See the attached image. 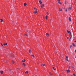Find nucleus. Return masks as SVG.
Returning <instances> with one entry per match:
<instances>
[{"mask_svg": "<svg viewBox=\"0 0 76 76\" xmlns=\"http://www.w3.org/2000/svg\"><path fill=\"white\" fill-rule=\"evenodd\" d=\"M67 73H69V72H70V70H69V69L66 70Z\"/></svg>", "mask_w": 76, "mask_h": 76, "instance_id": "nucleus-7", "label": "nucleus"}, {"mask_svg": "<svg viewBox=\"0 0 76 76\" xmlns=\"http://www.w3.org/2000/svg\"><path fill=\"white\" fill-rule=\"evenodd\" d=\"M24 35H25V36H26L27 37H28V35L27 34H25Z\"/></svg>", "mask_w": 76, "mask_h": 76, "instance_id": "nucleus-25", "label": "nucleus"}, {"mask_svg": "<svg viewBox=\"0 0 76 76\" xmlns=\"http://www.w3.org/2000/svg\"><path fill=\"white\" fill-rule=\"evenodd\" d=\"M69 64H70V62L69 63Z\"/></svg>", "mask_w": 76, "mask_h": 76, "instance_id": "nucleus-46", "label": "nucleus"}, {"mask_svg": "<svg viewBox=\"0 0 76 76\" xmlns=\"http://www.w3.org/2000/svg\"><path fill=\"white\" fill-rule=\"evenodd\" d=\"M65 4H67V2H65Z\"/></svg>", "mask_w": 76, "mask_h": 76, "instance_id": "nucleus-26", "label": "nucleus"}, {"mask_svg": "<svg viewBox=\"0 0 76 76\" xmlns=\"http://www.w3.org/2000/svg\"><path fill=\"white\" fill-rule=\"evenodd\" d=\"M1 44L2 46V47H3V45H2V44L1 43Z\"/></svg>", "mask_w": 76, "mask_h": 76, "instance_id": "nucleus-34", "label": "nucleus"}, {"mask_svg": "<svg viewBox=\"0 0 76 76\" xmlns=\"http://www.w3.org/2000/svg\"><path fill=\"white\" fill-rule=\"evenodd\" d=\"M37 13V10L34 11V14H36V13Z\"/></svg>", "mask_w": 76, "mask_h": 76, "instance_id": "nucleus-3", "label": "nucleus"}, {"mask_svg": "<svg viewBox=\"0 0 76 76\" xmlns=\"http://www.w3.org/2000/svg\"><path fill=\"white\" fill-rule=\"evenodd\" d=\"M39 3H40V4H41L42 3V2L41 1V0H39Z\"/></svg>", "mask_w": 76, "mask_h": 76, "instance_id": "nucleus-6", "label": "nucleus"}, {"mask_svg": "<svg viewBox=\"0 0 76 76\" xmlns=\"http://www.w3.org/2000/svg\"><path fill=\"white\" fill-rule=\"evenodd\" d=\"M57 1H58V3L60 4H62V3L60 2V0H57Z\"/></svg>", "mask_w": 76, "mask_h": 76, "instance_id": "nucleus-1", "label": "nucleus"}, {"mask_svg": "<svg viewBox=\"0 0 76 76\" xmlns=\"http://www.w3.org/2000/svg\"><path fill=\"white\" fill-rule=\"evenodd\" d=\"M46 37H49V34H48V33H47L46 34Z\"/></svg>", "mask_w": 76, "mask_h": 76, "instance_id": "nucleus-4", "label": "nucleus"}, {"mask_svg": "<svg viewBox=\"0 0 76 76\" xmlns=\"http://www.w3.org/2000/svg\"><path fill=\"white\" fill-rule=\"evenodd\" d=\"M45 18H46V19H48V18H47V15L46 16Z\"/></svg>", "mask_w": 76, "mask_h": 76, "instance_id": "nucleus-20", "label": "nucleus"}, {"mask_svg": "<svg viewBox=\"0 0 76 76\" xmlns=\"http://www.w3.org/2000/svg\"><path fill=\"white\" fill-rule=\"evenodd\" d=\"M69 22H70V21H71V18H70V17L69 18Z\"/></svg>", "mask_w": 76, "mask_h": 76, "instance_id": "nucleus-11", "label": "nucleus"}, {"mask_svg": "<svg viewBox=\"0 0 76 76\" xmlns=\"http://www.w3.org/2000/svg\"><path fill=\"white\" fill-rule=\"evenodd\" d=\"M25 73L26 74L27 73V74H28V71H26L25 72Z\"/></svg>", "mask_w": 76, "mask_h": 76, "instance_id": "nucleus-17", "label": "nucleus"}, {"mask_svg": "<svg viewBox=\"0 0 76 76\" xmlns=\"http://www.w3.org/2000/svg\"><path fill=\"white\" fill-rule=\"evenodd\" d=\"M65 11L66 12H67V9H65Z\"/></svg>", "mask_w": 76, "mask_h": 76, "instance_id": "nucleus-29", "label": "nucleus"}, {"mask_svg": "<svg viewBox=\"0 0 76 76\" xmlns=\"http://www.w3.org/2000/svg\"><path fill=\"white\" fill-rule=\"evenodd\" d=\"M12 63H13V64H14V63H15V62H14L13 61H12Z\"/></svg>", "mask_w": 76, "mask_h": 76, "instance_id": "nucleus-23", "label": "nucleus"}, {"mask_svg": "<svg viewBox=\"0 0 76 76\" xmlns=\"http://www.w3.org/2000/svg\"><path fill=\"white\" fill-rule=\"evenodd\" d=\"M42 66H45V64H42Z\"/></svg>", "mask_w": 76, "mask_h": 76, "instance_id": "nucleus-15", "label": "nucleus"}, {"mask_svg": "<svg viewBox=\"0 0 76 76\" xmlns=\"http://www.w3.org/2000/svg\"><path fill=\"white\" fill-rule=\"evenodd\" d=\"M54 70H56V69H54Z\"/></svg>", "mask_w": 76, "mask_h": 76, "instance_id": "nucleus-39", "label": "nucleus"}, {"mask_svg": "<svg viewBox=\"0 0 76 76\" xmlns=\"http://www.w3.org/2000/svg\"><path fill=\"white\" fill-rule=\"evenodd\" d=\"M29 52L30 53L31 52V50H29Z\"/></svg>", "mask_w": 76, "mask_h": 76, "instance_id": "nucleus-19", "label": "nucleus"}, {"mask_svg": "<svg viewBox=\"0 0 76 76\" xmlns=\"http://www.w3.org/2000/svg\"><path fill=\"white\" fill-rule=\"evenodd\" d=\"M69 41H70V39H69Z\"/></svg>", "mask_w": 76, "mask_h": 76, "instance_id": "nucleus-45", "label": "nucleus"}, {"mask_svg": "<svg viewBox=\"0 0 76 76\" xmlns=\"http://www.w3.org/2000/svg\"><path fill=\"white\" fill-rule=\"evenodd\" d=\"M7 45V43H4V45Z\"/></svg>", "mask_w": 76, "mask_h": 76, "instance_id": "nucleus-21", "label": "nucleus"}, {"mask_svg": "<svg viewBox=\"0 0 76 76\" xmlns=\"http://www.w3.org/2000/svg\"><path fill=\"white\" fill-rule=\"evenodd\" d=\"M53 69H54V67H53Z\"/></svg>", "mask_w": 76, "mask_h": 76, "instance_id": "nucleus-37", "label": "nucleus"}, {"mask_svg": "<svg viewBox=\"0 0 76 76\" xmlns=\"http://www.w3.org/2000/svg\"><path fill=\"white\" fill-rule=\"evenodd\" d=\"M47 13H48V12H47Z\"/></svg>", "mask_w": 76, "mask_h": 76, "instance_id": "nucleus-50", "label": "nucleus"}, {"mask_svg": "<svg viewBox=\"0 0 76 76\" xmlns=\"http://www.w3.org/2000/svg\"><path fill=\"white\" fill-rule=\"evenodd\" d=\"M41 7L42 8H43V7L42 6V4H41Z\"/></svg>", "mask_w": 76, "mask_h": 76, "instance_id": "nucleus-27", "label": "nucleus"}, {"mask_svg": "<svg viewBox=\"0 0 76 76\" xmlns=\"http://www.w3.org/2000/svg\"><path fill=\"white\" fill-rule=\"evenodd\" d=\"M69 37H67V39H69Z\"/></svg>", "mask_w": 76, "mask_h": 76, "instance_id": "nucleus-36", "label": "nucleus"}, {"mask_svg": "<svg viewBox=\"0 0 76 76\" xmlns=\"http://www.w3.org/2000/svg\"><path fill=\"white\" fill-rule=\"evenodd\" d=\"M69 68H70V66H69Z\"/></svg>", "mask_w": 76, "mask_h": 76, "instance_id": "nucleus-41", "label": "nucleus"}, {"mask_svg": "<svg viewBox=\"0 0 76 76\" xmlns=\"http://www.w3.org/2000/svg\"><path fill=\"white\" fill-rule=\"evenodd\" d=\"M59 11H61H61H62V9L59 8Z\"/></svg>", "mask_w": 76, "mask_h": 76, "instance_id": "nucleus-14", "label": "nucleus"}, {"mask_svg": "<svg viewBox=\"0 0 76 76\" xmlns=\"http://www.w3.org/2000/svg\"><path fill=\"white\" fill-rule=\"evenodd\" d=\"M75 53H76V49L75 50Z\"/></svg>", "mask_w": 76, "mask_h": 76, "instance_id": "nucleus-40", "label": "nucleus"}, {"mask_svg": "<svg viewBox=\"0 0 76 76\" xmlns=\"http://www.w3.org/2000/svg\"><path fill=\"white\" fill-rule=\"evenodd\" d=\"M49 74L50 75V76H52V74L50 72L49 73Z\"/></svg>", "mask_w": 76, "mask_h": 76, "instance_id": "nucleus-18", "label": "nucleus"}, {"mask_svg": "<svg viewBox=\"0 0 76 76\" xmlns=\"http://www.w3.org/2000/svg\"><path fill=\"white\" fill-rule=\"evenodd\" d=\"M71 37H71L70 38V39H71Z\"/></svg>", "mask_w": 76, "mask_h": 76, "instance_id": "nucleus-44", "label": "nucleus"}, {"mask_svg": "<svg viewBox=\"0 0 76 76\" xmlns=\"http://www.w3.org/2000/svg\"><path fill=\"white\" fill-rule=\"evenodd\" d=\"M35 9V8H34V9Z\"/></svg>", "mask_w": 76, "mask_h": 76, "instance_id": "nucleus-49", "label": "nucleus"}, {"mask_svg": "<svg viewBox=\"0 0 76 76\" xmlns=\"http://www.w3.org/2000/svg\"><path fill=\"white\" fill-rule=\"evenodd\" d=\"M74 42H76V41H74Z\"/></svg>", "mask_w": 76, "mask_h": 76, "instance_id": "nucleus-47", "label": "nucleus"}, {"mask_svg": "<svg viewBox=\"0 0 76 76\" xmlns=\"http://www.w3.org/2000/svg\"><path fill=\"white\" fill-rule=\"evenodd\" d=\"M12 22H13V21H12V20H11Z\"/></svg>", "mask_w": 76, "mask_h": 76, "instance_id": "nucleus-43", "label": "nucleus"}, {"mask_svg": "<svg viewBox=\"0 0 76 76\" xmlns=\"http://www.w3.org/2000/svg\"><path fill=\"white\" fill-rule=\"evenodd\" d=\"M68 9L69 10H71V7H69V8H68Z\"/></svg>", "mask_w": 76, "mask_h": 76, "instance_id": "nucleus-10", "label": "nucleus"}, {"mask_svg": "<svg viewBox=\"0 0 76 76\" xmlns=\"http://www.w3.org/2000/svg\"><path fill=\"white\" fill-rule=\"evenodd\" d=\"M66 32H67V33H71L70 31H69L67 30Z\"/></svg>", "mask_w": 76, "mask_h": 76, "instance_id": "nucleus-12", "label": "nucleus"}, {"mask_svg": "<svg viewBox=\"0 0 76 76\" xmlns=\"http://www.w3.org/2000/svg\"><path fill=\"white\" fill-rule=\"evenodd\" d=\"M73 75L74 76H76V75H75V74H73Z\"/></svg>", "mask_w": 76, "mask_h": 76, "instance_id": "nucleus-33", "label": "nucleus"}, {"mask_svg": "<svg viewBox=\"0 0 76 76\" xmlns=\"http://www.w3.org/2000/svg\"><path fill=\"white\" fill-rule=\"evenodd\" d=\"M0 72L1 73V74H3V72L2 71H0Z\"/></svg>", "mask_w": 76, "mask_h": 76, "instance_id": "nucleus-13", "label": "nucleus"}, {"mask_svg": "<svg viewBox=\"0 0 76 76\" xmlns=\"http://www.w3.org/2000/svg\"><path fill=\"white\" fill-rule=\"evenodd\" d=\"M23 65L24 67H25V66H26V64H25L24 63H23Z\"/></svg>", "mask_w": 76, "mask_h": 76, "instance_id": "nucleus-8", "label": "nucleus"}, {"mask_svg": "<svg viewBox=\"0 0 76 76\" xmlns=\"http://www.w3.org/2000/svg\"><path fill=\"white\" fill-rule=\"evenodd\" d=\"M9 73H12L13 72H12V70H11L10 71H8Z\"/></svg>", "mask_w": 76, "mask_h": 76, "instance_id": "nucleus-2", "label": "nucleus"}, {"mask_svg": "<svg viewBox=\"0 0 76 76\" xmlns=\"http://www.w3.org/2000/svg\"><path fill=\"white\" fill-rule=\"evenodd\" d=\"M72 69H74V67L72 66Z\"/></svg>", "mask_w": 76, "mask_h": 76, "instance_id": "nucleus-35", "label": "nucleus"}, {"mask_svg": "<svg viewBox=\"0 0 76 76\" xmlns=\"http://www.w3.org/2000/svg\"><path fill=\"white\" fill-rule=\"evenodd\" d=\"M31 56H33V57H35L33 55H32Z\"/></svg>", "mask_w": 76, "mask_h": 76, "instance_id": "nucleus-28", "label": "nucleus"}, {"mask_svg": "<svg viewBox=\"0 0 76 76\" xmlns=\"http://www.w3.org/2000/svg\"><path fill=\"white\" fill-rule=\"evenodd\" d=\"M36 10H37V9H36Z\"/></svg>", "mask_w": 76, "mask_h": 76, "instance_id": "nucleus-48", "label": "nucleus"}, {"mask_svg": "<svg viewBox=\"0 0 76 76\" xmlns=\"http://www.w3.org/2000/svg\"><path fill=\"white\" fill-rule=\"evenodd\" d=\"M72 45L70 46V48H72Z\"/></svg>", "mask_w": 76, "mask_h": 76, "instance_id": "nucleus-32", "label": "nucleus"}, {"mask_svg": "<svg viewBox=\"0 0 76 76\" xmlns=\"http://www.w3.org/2000/svg\"><path fill=\"white\" fill-rule=\"evenodd\" d=\"M66 60V61H69V59H68V57L66 56V58H65Z\"/></svg>", "mask_w": 76, "mask_h": 76, "instance_id": "nucleus-5", "label": "nucleus"}, {"mask_svg": "<svg viewBox=\"0 0 76 76\" xmlns=\"http://www.w3.org/2000/svg\"><path fill=\"white\" fill-rule=\"evenodd\" d=\"M0 20H1V22H3V19H1Z\"/></svg>", "mask_w": 76, "mask_h": 76, "instance_id": "nucleus-22", "label": "nucleus"}, {"mask_svg": "<svg viewBox=\"0 0 76 76\" xmlns=\"http://www.w3.org/2000/svg\"><path fill=\"white\" fill-rule=\"evenodd\" d=\"M4 62H5V63H6V62H7V61H4Z\"/></svg>", "mask_w": 76, "mask_h": 76, "instance_id": "nucleus-38", "label": "nucleus"}, {"mask_svg": "<svg viewBox=\"0 0 76 76\" xmlns=\"http://www.w3.org/2000/svg\"><path fill=\"white\" fill-rule=\"evenodd\" d=\"M70 36H71V37H72V33H70Z\"/></svg>", "mask_w": 76, "mask_h": 76, "instance_id": "nucleus-31", "label": "nucleus"}, {"mask_svg": "<svg viewBox=\"0 0 76 76\" xmlns=\"http://www.w3.org/2000/svg\"><path fill=\"white\" fill-rule=\"evenodd\" d=\"M26 31L27 32H28V31L27 30Z\"/></svg>", "mask_w": 76, "mask_h": 76, "instance_id": "nucleus-42", "label": "nucleus"}, {"mask_svg": "<svg viewBox=\"0 0 76 76\" xmlns=\"http://www.w3.org/2000/svg\"><path fill=\"white\" fill-rule=\"evenodd\" d=\"M72 45H73V46H75V45L74 44V43H72Z\"/></svg>", "mask_w": 76, "mask_h": 76, "instance_id": "nucleus-24", "label": "nucleus"}, {"mask_svg": "<svg viewBox=\"0 0 76 76\" xmlns=\"http://www.w3.org/2000/svg\"><path fill=\"white\" fill-rule=\"evenodd\" d=\"M27 4H26V3H24V5L25 6H26Z\"/></svg>", "mask_w": 76, "mask_h": 76, "instance_id": "nucleus-16", "label": "nucleus"}, {"mask_svg": "<svg viewBox=\"0 0 76 76\" xmlns=\"http://www.w3.org/2000/svg\"><path fill=\"white\" fill-rule=\"evenodd\" d=\"M42 6L43 7H44V4H42Z\"/></svg>", "mask_w": 76, "mask_h": 76, "instance_id": "nucleus-30", "label": "nucleus"}, {"mask_svg": "<svg viewBox=\"0 0 76 76\" xmlns=\"http://www.w3.org/2000/svg\"><path fill=\"white\" fill-rule=\"evenodd\" d=\"M26 61V60H25V59H24L23 60H22V62L23 63V62H25Z\"/></svg>", "mask_w": 76, "mask_h": 76, "instance_id": "nucleus-9", "label": "nucleus"}]
</instances>
